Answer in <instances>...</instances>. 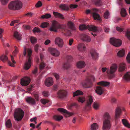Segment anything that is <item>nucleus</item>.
I'll list each match as a JSON object with an SVG mask.
<instances>
[{"mask_svg": "<svg viewBox=\"0 0 130 130\" xmlns=\"http://www.w3.org/2000/svg\"><path fill=\"white\" fill-rule=\"evenodd\" d=\"M58 110L61 113H63L65 114V116L68 117L73 115V113L72 112H69L67 110L63 108H59Z\"/></svg>", "mask_w": 130, "mask_h": 130, "instance_id": "9b49d317", "label": "nucleus"}, {"mask_svg": "<svg viewBox=\"0 0 130 130\" xmlns=\"http://www.w3.org/2000/svg\"><path fill=\"white\" fill-rule=\"evenodd\" d=\"M95 91L98 95H101L104 92V89L100 86H97L96 88Z\"/></svg>", "mask_w": 130, "mask_h": 130, "instance_id": "f3484780", "label": "nucleus"}, {"mask_svg": "<svg viewBox=\"0 0 130 130\" xmlns=\"http://www.w3.org/2000/svg\"><path fill=\"white\" fill-rule=\"evenodd\" d=\"M63 117L61 115H57L54 116H53V119L57 121H61L63 118Z\"/></svg>", "mask_w": 130, "mask_h": 130, "instance_id": "5701e85b", "label": "nucleus"}, {"mask_svg": "<svg viewBox=\"0 0 130 130\" xmlns=\"http://www.w3.org/2000/svg\"><path fill=\"white\" fill-rule=\"evenodd\" d=\"M9 0H1L2 4L3 5L6 4L8 2Z\"/></svg>", "mask_w": 130, "mask_h": 130, "instance_id": "13d9d810", "label": "nucleus"}, {"mask_svg": "<svg viewBox=\"0 0 130 130\" xmlns=\"http://www.w3.org/2000/svg\"><path fill=\"white\" fill-rule=\"evenodd\" d=\"M97 84L98 85L106 87L108 86L109 85L110 83L109 82L101 81L98 82Z\"/></svg>", "mask_w": 130, "mask_h": 130, "instance_id": "393cba45", "label": "nucleus"}, {"mask_svg": "<svg viewBox=\"0 0 130 130\" xmlns=\"http://www.w3.org/2000/svg\"><path fill=\"white\" fill-rule=\"evenodd\" d=\"M80 37L81 39L84 41L87 42H89L90 41L91 39L88 36L85 34L81 35Z\"/></svg>", "mask_w": 130, "mask_h": 130, "instance_id": "dca6fc26", "label": "nucleus"}, {"mask_svg": "<svg viewBox=\"0 0 130 130\" xmlns=\"http://www.w3.org/2000/svg\"><path fill=\"white\" fill-rule=\"evenodd\" d=\"M90 54L92 57L94 58H97L98 56V53L94 50H92L91 51Z\"/></svg>", "mask_w": 130, "mask_h": 130, "instance_id": "b1692460", "label": "nucleus"}, {"mask_svg": "<svg viewBox=\"0 0 130 130\" xmlns=\"http://www.w3.org/2000/svg\"><path fill=\"white\" fill-rule=\"evenodd\" d=\"M125 36L128 39L130 40V31L128 30H127Z\"/></svg>", "mask_w": 130, "mask_h": 130, "instance_id": "864d4df0", "label": "nucleus"}, {"mask_svg": "<svg viewBox=\"0 0 130 130\" xmlns=\"http://www.w3.org/2000/svg\"><path fill=\"white\" fill-rule=\"evenodd\" d=\"M98 127L99 125L98 123H94L91 125L90 129L91 130H96L98 129Z\"/></svg>", "mask_w": 130, "mask_h": 130, "instance_id": "c756f323", "label": "nucleus"}, {"mask_svg": "<svg viewBox=\"0 0 130 130\" xmlns=\"http://www.w3.org/2000/svg\"><path fill=\"white\" fill-rule=\"evenodd\" d=\"M42 5V4L41 2L40 1H39L36 4L35 6L37 8L41 6Z\"/></svg>", "mask_w": 130, "mask_h": 130, "instance_id": "6e6d98bb", "label": "nucleus"}, {"mask_svg": "<svg viewBox=\"0 0 130 130\" xmlns=\"http://www.w3.org/2000/svg\"><path fill=\"white\" fill-rule=\"evenodd\" d=\"M14 47L15 48V50L13 51V54L14 56H15L18 52V49L16 46H14Z\"/></svg>", "mask_w": 130, "mask_h": 130, "instance_id": "5fc2aeb1", "label": "nucleus"}, {"mask_svg": "<svg viewBox=\"0 0 130 130\" xmlns=\"http://www.w3.org/2000/svg\"><path fill=\"white\" fill-rule=\"evenodd\" d=\"M39 47V46L38 44L36 45L34 47L35 51L36 52H37Z\"/></svg>", "mask_w": 130, "mask_h": 130, "instance_id": "052dcab7", "label": "nucleus"}, {"mask_svg": "<svg viewBox=\"0 0 130 130\" xmlns=\"http://www.w3.org/2000/svg\"><path fill=\"white\" fill-rule=\"evenodd\" d=\"M77 5H76L71 4L70 6V7L71 8H76Z\"/></svg>", "mask_w": 130, "mask_h": 130, "instance_id": "bf43d9fd", "label": "nucleus"}, {"mask_svg": "<svg viewBox=\"0 0 130 130\" xmlns=\"http://www.w3.org/2000/svg\"><path fill=\"white\" fill-rule=\"evenodd\" d=\"M55 44L59 47H62L64 45V41L63 39L59 37H57L55 39Z\"/></svg>", "mask_w": 130, "mask_h": 130, "instance_id": "9d476101", "label": "nucleus"}, {"mask_svg": "<svg viewBox=\"0 0 130 130\" xmlns=\"http://www.w3.org/2000/svg\"><path fill=\"white\" fill-rule=\"evenodd\" d=\"M95 80V78L93 76H92L90 78H88L86 80V84L91 83L92 82L94 81Z\"/></svg>", "mask_w": 130, "mask_h": 130, "instance_id": "c9c22d12", "label": "nucleus"}, {"mask_svg": "<svg viewBox=\"0 0 130 130\" xmlns=\"http://www.w3.org/2000/svg\"><path fill=\"white\" fill-rule=\"evenodd\" d=\"M14 36L17 40H21L22 35L18 32L15 31L14 33Z\"/></svg>", "mask_w": 130, "mask_h": 130, "instance_id": "2f4dec72", "label": "nucleus"}, {"mask_svg": "<svg viewBox=\"0 0 130 130\" xmlns=\"http://www.w3.org/2000/svg\"><path fill=\"white\" fill-rule=\"evenodd\" d=\"M94 12L93 13V16L95 20H100V18L99 15L97 13H95V12H97L98 11V9L94 8L93 9Z\"/></svg>", "mask_w": 130, "mask_h": 130, "instance_id": "aec40b11", "label": "nucleus"}, {"mask_svg": "<svg viewBox=\"0 0 130 130\" xmlns=\"http://www.w3.org/2000/svg\"><path fill=\"white\" fill-rule=\"evenodd\" d=\"M117 99L114 98H112L111 99V101L112 103H115L116 102Z\"/></svg>", "mask_w": 130, "mask_h": 130, "instance_id": "0e129e2a", "label": "nucleus"}, {"mask_svg": "<svg viewBox=\"0 0 130 130\" xmlns=\"http://www.w3.org/2000/svg\"><path fill=\"white\" fill-rule=\"evenodd\" d=\"M67 25L69 28L71 30H75L76 29L73 23L71 21L68 22L67 24Z\"/></svg>", "mask_w": 130, "mask_h": 130, "instance_id": "bb28decb", "label": "nucleus"}, {"mask_svg": "<svg viewBox=\"0 0 130 130\" xmlns=\"http://www.w3.org/2000/svg\"><path fill=\"white\" fill-rule=\"evenodd\" d=\"M121 14L123 17H125L127 15V13L125 9L122 8L121 9Z\"/></svg>", "mask_w": 130, "mask_h": 130, "instance_id": "4c0bfd02", "label": "nucleus"}, {"mask_svg": "<svg viewBox=\"0 0 130 130\" xmlns=\"http://www.w3.org/2000/svg\"><path fill=\"white\" fill-rule=\"evenodd\" d=\"M93 2L96 5L98 6H100L102 4V2L101 0H94Z\"/></svg>", "mask_w": 130, "mask_h": 130, "instance_id": "58836bf2", "label": "nucleus"}, {"mask_svg": "<svg viewBox=\"0 0 130 130\" xmlns=\"http://www.w3.org/2000/svg\"><path fill=\"white\" fill-rule=\"evenodd\" d=\"M40 101L41 103L44 104H45L49 102V101L45 99H41Z\"/></svg>", "mask_w": 130, "mask_h": 130, "instance_id": "3c124183", "label": "nucleus"}, {"mask_svg": "<svg viewBox=\"0 0 130 130\" xmlns=\"http://www.w3.org/2000/svg\"><path fill=\"white\" fill-rule=\"evenodd\" d=\"M57 94L58 96L60 98H62L66 95L67 92L64 90H62L59 91Z\"/></svg>", "mask_w": 130, "mask_h": 130, "instance_id": "6ab92c4d", "label": "nucleus"}, {"mask_svg": "<svg viewBox=\"0 0 130 130\" xmlns=\"http://www.w3.org/2000/svg\"><path fill=\"white\" fill-rule=\"evenodd\" d=\"M37 120V118L36 117H34L33 118L31 119L30 120V121L31 122H33L34 121L35 122V124H36L37 122L36 121V120Z\"/></svg>", "mask_w": 130, "mask_h": 130, "instance_id": "338daca9", "label": "nucleus"}, {"mask_svg": "<svg viewBox=\"0 0 130 130\" xmlns=\"http://www.w3.org/2000/svg\"><path fill=\"white\" fill-rule=\"evenodd\" d=\"M122 122L125 126L128 128H130V124L126 119H123L122 120Z\"/></svg>", "mask_w": 130, "mask_h": 130, "instance_id": "7c9ffc66", "label": "nucleus"}, {"mask_svg": "<svg viewBox=\"0 0 130 130\" xmlns=\"http://www.w3.org/2000/svg\"><path fill=\"white\" fill-rule=\"evenodd\" d=\"M51 42V41L50 40L47 39L44 42V44L45 45H48Z\"/></svg>", "mask_w": 130, "mask_h": 130, "instance_id": "680f3d73", "label": "nucleus"}, {"mask_svg": "<svg viewBox=\"0 0 130 130\" xmlns=\"http://www.w3.org/2000/svg\"><path fill=\"white\" fill-rule=\"evenodd\" d=\"M127 62L130 64V52H129L126 58Z\"/></svg>", "mask_w": 130, "mask_h": 130, "instance_id": "603ef678", "label": "nucleus"}, {"mask_svg": "<svg viewBox=\"0 0 130 130\" xmlns=\"http://www.w3.org/2000/svg\"><path fill=\"white\" fill-rule=\"evenodd\" d=\"M66 27L65 24H60L56 21H54L52 22L51 26L49 29L51 31L57 32L59 29H64Z\"/></svg>", "mask_w": 130, "mask_h": 130, "instance_id": "7ed1b4c3", "label": "nucleus"}, {"mask_svg": "<svg viewBox=\"0 0 130 130\" xmlns=\"http://www.w3.org/2000/svg\"><path fill=\"white\" fill-rule=\"evenodd\" d=\"M93 102L92 98L91 96H88L86 106L90 107L91 106V104Z\"/></svg>", "mask_w": 130, "mask_h": 130, "instance_id": "4be33fe9", "label": "nucleus"}, {"mask_svg": "<svg viewBox=\"0 0 130 130\" xmlns=\"http://www.w3.org/2000/svg\"><path fill=\"white\" fill-rule=\"evenodd\" d=\"M110 42L111 45L116 47L120 46L122 43V42L120 40L114 38H110Z\"/></svg>", "mask_w": 130, "mask_h": 130, "instance_id": "6e6552de", "label": "nucleus"}, {"mask_svg": "<svg viewBox=\"0 0 130 130\" xmlns=\"http://www.w3.org/2000/svg\"><path fill=\"white\" fill-rule=\"evenodd\" d=\"M60 7L62 10H67L69 9V6L66 4H62L60 6Z\"/></svg>", "mask_w": 130, "mask_h": 130, "instance_id": "e433bc0d", "label": "nucleus"}, {"mask_svg": "<svg viewBox=\"0 0 130 130\" xmlns=\"http://www.w3.org/2000/svg\"><path fill=\"white\" fill-rule=\"evenodd\" d=\"M30 40L31 43L32 44H34L37 42V39L36 38L33 36H31L30 37Z\"/></svg>", "mask_w": 130, "mask_h": 130, "instance_id": "79ce46f5", "label": "nucleus"}, {"mask_svg": "<svg viewBox=\"0 0 130 130\" xmlns=\"http://www.w3.org/2000/svg\"><path fill=\"white\" fill-rule=\"evenodd\" d=\"M121 112V109L119 107H118L115 110V118L118 119L120 117V115Z\"/></svg>", "mask_w": 130, "mask_h": 130, "instance_id": "2eb2a0df", "label": "nucleus"}, {"mask_svg": "<svg viewBox=\"0 0 130 130\" xmlns=\"http://www.w3.org/2000/svg\"><path fill=\"white\" fill-rule=\"evenodd\" d=\"M104 17L105 19H108L110 17V13L108 10H106L104 13Z\"/></svg>", "mask_w": 130, "mask_h": 130, "instance_id": "37998d69", "label": "nucleus"}, {"mask_svg": "<svg viewBox=\"0 0 130 130\" xmlns=\"http://www.w3.org/2000/svg\"><path fill=\"white\" fill-rule=\"evenodd\" d=\"M32 31L34 33H35L36 32H41V31L39 28L37 27H36L34 28Z\"/></svg>", "mask_w": 130, "mask_h": 130, "instance_id": "49530a36", "label": "nucleus"}, {"mask_svg": "<svg viewBox=\"0 0 130 130\" xmlns=\"http://www.w3.org/2000/svg\"><path fill=\"white\" fill-rule=\"evenodd\" d=\"M85 99L84 97H79L77 99L78 102L83 103L85 101Z\"/></svg>", "mask_w": 130, "mask_h": 130, "instance_id": "09e8293b", "label": "nucleus"}, {"mask_svg": "<svg viewBox=\"0 0 130 130\" xmlns=\"http://www.w3.org/2000/svg\"><path fill=\"white\" fill-rule=\"evenodd\" d=\"M53 83V79L51 77H49L47 78L45 81V85L47 87H50L52 86Z\"/></svg>", "mask_w": 130, "mask_h": 130, "instance_id": "ddd939ff", "label": "nucleus"}, {"mask_svg": "<svg viewBox=\"0 0 130 130\" xmlns=\"http://www.w3.org/2000/svg\"><path fill=\"white\" fill-rule=\"evenodd\" d=\"M63 67L65 69H67L69 68V65L68 63H66L63 65Z\"/></svg>", "mask_w": 130, "mask_h": 130, "instance_id": "69168bd1", "label": "nucleus"}, {"mask_svg": "<svg viewBox=\"0 0 130 130\" xmlns=\"http://www.w3.org/2000/svg\"><path fill=\"white\" fill-rule=\"evenodd\" d=\"M99 106V103L97 102H94L93 104V108L95 110H97Z\"/></svg>", "mask_w": 130, "mask_h": 130, "instance_id": "c03bdc74", "label": "nucleus"}, {"mask_svg": "<svg viewBox=\"0 0 130 130\" xmlns=\"http://www.w3.org/2000/svg\"><path fill=\"white\" fill-rule=\"evenodd\" d=\"M0 60L4 62L7 60L8 58L6 55L3 54L0 57Z\"/></svg>", "mask_w": 130, "mask_h": 130, "instance_id": "ea45409f", "label": "nucleus"}, {"mask_svg": "<svg viewBox=\"0 0 130 130\" xmlns=\"http://www.w3.org/2000/svg\"><path fill=\"white\" fill-rule=\"evenodd\" d=\"M124 79L127 81H130V72H127L124 75Z\"/></svg>", "mask_w": 130, "mask_h": 130, "instance_id": "473e14b6", "label": "nucleus"}, {"mask_svg": "<svg viewBox=\"0 0 130 130\" xmlns=\"http://www.w3.org/2000/svg\"><path fill=\"white\" fill-rule=\"evenodd\" d=\"M42 94L44 97L48 96L49 95L48 92L47 91H43L42 92Z\"/></svg>", "mask_w": 130, "mask_h": 130, "instance_id": "4d7b16f0", "label": "nucleus"}, {"mask_svg": "<svg viewBox=\"0 0 130 130\" xmlns=\"http://www.w3.org/2000/svg\"><path fill=\"white\" fill-rule=\"evenodd\" d=\"M22 3L18 1L11 2L8 5V8L11 10H16L20 9L22 7Z\"/></svg>", "mask_w": 130, "mask_h": 130, "instance_id": "0eeeda50", "label": "nucleus"}, {"mask_svg": "<svg viewBox=\"0 0 130 130\" xmlns=\"http://www.w3.org/2000/svg\"><path fill=\"white\" fill-rule=\"evenodd\" d=\"M83 94V93L82 91L79 90H78L73 93V96L74 97H75L79 95H82Z\"/></svg>", "mask_w": 130, "mask_h": 130, "instance_id": "f704fd0d", "label": "nucleus"}, {"mask_svg": "<svg viewBox=\"0 0 130 130\" xmlns=\"http://www.w3.org/2000/svg\"><path fill=\"white\" fill-rule=\"evenodd\" d=\"M34 96L36 101H38L39 100V96L38 94H35Z\"/></svg>", "mask_w": 130, "mask_h": 130, "instance_id": "774afa93", "label": "nucleus"}, {"mask_svg": "<svg viewBox=\"0 0 130 130\" xmlns=\"http://www.w3.org/2000/svg\"><path fill=\"white\" fill-rule=\"evenodd\" d=\"M117 56L120 57H123L125 55V51L123 49L120 50L117 53Z\"/></svg>", "mask_w": 130, "mask_h": 130, "instance_id": "a878e982", "label": "nucleus"}, {"mask_svg": "<svg viewBox=\"0 0 130 130\" xmlns=\"http://www.w3.org/2000/svg\"><path fill=\"white\" fill-rule=\"evenodd\" d=\"M126 66L125 63L122 62L120 63L119 67V71L121 72L124 71L126 69Z\"/></svg>", "mask_w": 130, "mask_h": 130, "instance_id": "a211bd4d", "label": "nucleus"}, {"mask_svg": "<svg viewBox=\"0 0 130 130\" xmlns=\"http://www.w3.org/2000/svg\"><path fill=\"white\" fill-rule=\"evenodd\" d=\"M48 51L51 54L54 56L58 57L60 55V52L56 48H49Z\"/></svg>", "mask_w": 130, "mask_h": 130, "instance_id": "1a4fd4ad", "label": "nucleus"}, {"mask_svg": "<svg viewBox=\"0 0 130 130\" xmlns=\"http://www.w3.org/2000/svg\"><path fill=\"white\" fill-rule=\"evenodd\" d=\"M27 51L28 53V59L26 61L24 66V68L26 70L29 69L31 65L32 58L31 56L32 53V51L31 49H26L25 46H24L23 54L24 56L26 55Z\"/></svg>", "mask_w": 130, "mask_h": 130, "instance_id": "f257e3e1", "label": "nucleus"}, {"mask_svg": "<svg viewBox=\"0 0 130 130\" xmlns=\"http://www.w3.org/2000/svg\"><path fill=\"white\" fill-rule=\"evenodd\" d=\"M53 14L56 18H60L63 20L65 19V17L63 15L58 12H54Z\"/></svg>", "mask_w": 130, "mask_h": 130, "instance_id": "412c9836", "label": "nucleus"}, {"mask_svg": "<svg viewBox=\"0 0 130 130\" xmlns=\"http://www.w3.org/2000/svg\"><path fill=\"white\" fill-rule=\"evenodd\" d=\"M30 82V79L27 77H25L21 79V83L23 86H25L28 85Z\"/></svg>", "mask_w": 130, "mask_h": 130, "instance_id": "f8f14e48", "label": "nucleus"}, {"mask_svg": "<svg viewBox=\"0 0 130 130\" xmlns=\"http://www.w3.org/2000/svg\"><path fill=\"white\" fill-rule=\"evenodd\" d=\"M26 101L29 104L32 105H36L35 101L34 98L31 97H26L25 98Z\"/></svg>", "mask_w": 130, "mask_h": 130, "instance_id": "4468645a", "label": "nucleus"}, {"mask_svg": "<svg viewBox=\"0 0 130 130\" xmlns=\"http://www.w3.org/2000/svg\"><path fill=\"white\" fill-rule=\"evenodd\" d=\"M118 68V65L116 63L112 64L107 69V73L109 77L110 78H114L115 76V73L117 71Z\"/></svg>", "mask_w": 130, "mask_h": 130, "instance_id": "20e7f679", "label": "nucleus"}, {"mask_svg": "<svg viewBox=\"0 0 130 130\" xmlns=\"http://www.w3.org/2000/svg\"><path fill=\"white\" fill-rule=\"evenodd\" d=\"M111 116L108 112H106L104 115V120L102 125L103 130H109L111 127Z\"/></svg>", "mask_w": 130, "mask_h": 130, "instance_id": "f03ea898", "label": "nucleus"}, {"mask_svg": "<svg viewBox=\"0 0 130 130\" xmlns=\"http://www.w3.org/2000/svg\"><path fill=\"white\" fill-rule=\"evenodd\" d=\"M6 127L9 128L12 126V124L10 120H8L6 122Z\"/></svg>", "mask_w": 130, "mask_h": 130, "instance_id": "a18cd8bd", "label": "nucleus"}, {"mask_svg": "<svg viewBox=\"0 0 130 130\" xmlns=\"http://www.w3.org/2000/svg\"><path fill=\"white\" fill-rule=\"evenodd\" d=\"M76 66L77 68H81L85 66V63L83 61H79L77 63Z\"/></svg>", "mask_w": 130, "mask_h": 130, "instance_id": "c85d7f7f", "label": "nucleus"}, {"mask_svg": "<svg viewBox=\"0 0 130 130\" xmlns=\"http://www.w3.org/2000/svg\"><path fill=\"white\" fill-rule=\"evenodd\" d=\"M46 66V64L43 61H42L39 65V68L40 70H42L44 69Z\"/></svg>", "mask_w": 130, "mask_h": 130, "instance_id": "a19ab883", "label": "nucleus"}, {"mask_svg": "<svg viewBox=\"0 0 130 130\" xmlns=\"http://www.w3.org/2000/svg\"><path fill=\"white\" fill-rule=\"evenodd\" d=\"M54 75L55 77L57 79H58L59 78V75L56 73H55L54 74Z\"/></svg>", "mask_w": 130, "mask_h": 130, "instance_id": "e2e57ef3", "label": "nucleus"}, {"mask_svg": "<svg viewBox=\"0 0 130 130\" xmlns=\"http://www.w3.org/2000/svg\"><path fill=\"white\" fill-rule=\"evenodd\" d=\"M11 58V61L13 62V63H12L11 62L9 61H8V64L10 66L12 67H14L15 66L14 64L16 63V62L14 60V59L13 58V57L12 55H10Z\"/></svg>", "mask_w": 130, "mask_h": 130, "instance_id": "72a5a7b5", "label": "nucleus"}, {"mask_svg": "<svg viewBox=\"0 0 130 130\" xmlns=\"http://www.w3.org/2000/svg\"><path fill=\"white\" fill-rule=\"evenodd\" d=\"M24 115V112L22 109L20 108H18L15 109L14 116L16 121H21L23 118Z\"/></svg>", "mask_w": 130, "mask_h": 130, "instance_id": "423d86ee", "label": "nucleus"}, {"mask_svg": "<svg viewBox=\"0 0 130 130\" xmlns=\"http://www.w3.org/2000/svg\"><path fill=\"white\" fill-rule=\"evenodd\" d=\"M51 15L50 14H47L45 15L42 16L41 18L42 19H48L51 18Z\"/></svg>", "mask_w": 130, "mask_h": 130, "instance_id": "8fccbe9b", "label": "nucleus"}, {"mask_svg": "<svg viewBox=\"0 0 130 130\" xmlns=\"http://www.w3.org/2000/svg\"><path fill=\"white\" fill-rule=\"evenodd\" d=\"M77 48L78 50L81 51H84L86 49L85 45L83 44H79Z\"/></svg>", "mask_w": 130, "mask_h": 130, "instance_id": "cd10ccee", "label": "nucleus"}, {"mask_svg": "<svg viewBox=\"0 0 130 130\" xmlns=\"http://www.w3.org/2000/svg\"><path fill=\"white\" fill-rule=\"evenodd\" d=\"M49 25L48 23L46 22H43L41 23L40 27L43 28L47 27Z\"/></svg>", "mask_w": 130, "mask_h": 130, "instance_id": "de8ad7c7", "label": "nucleus"}, {"mask_svg": "<svg viewBox=\"0 0 130 130\" xmlns=\"http://www.w3.org/2000/svg\"><path fill=\"white\" fill-rule=\"evenodd\" d=\"M79 29L81 31L88 29L89 30L93 31V32L91 33V34L94 36H95L97 35L96 32L98 30V28L97 27L93 25L86 26L84 24H82L79 26Z\"/></svg>", "mask_w": 130, "mask_h": 130, "instance_id": "39448f33", "label": "nucleus"}]
</instances>
